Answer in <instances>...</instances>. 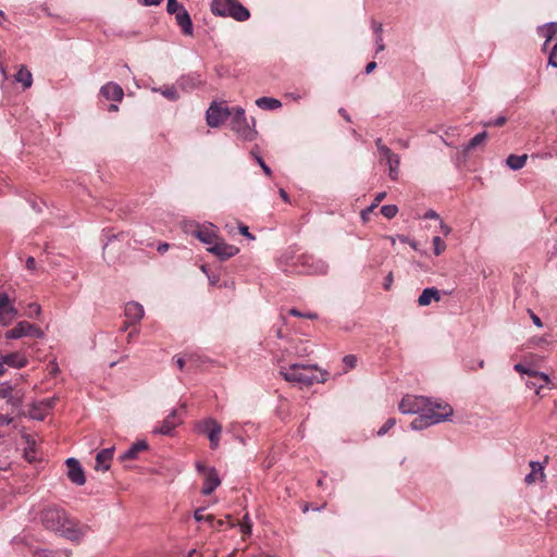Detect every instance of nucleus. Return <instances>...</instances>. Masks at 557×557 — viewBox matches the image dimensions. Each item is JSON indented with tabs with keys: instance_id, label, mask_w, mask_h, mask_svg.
Instances as JSON below:
<instances>
[{
	"instance_id": "f257e3e1",
	"label": "nucleus",
	"mask_w": 557,
	"mask_h": 557,
	"mask_svg": "<svg viewBox=\"0 0 557 557\" xmlns=\"http://www.w3.org/2000/svg\"><path fill=\"white\" fill-rule=\"evenodd\" d=\"M41 522L46 529L60 533L71 541H79L86 528H79L70 520L65 511L57 506H49L41 511Z\"/></svg>"
},
{
	"instance_id": "f03ea898",
	"label": "nucleus",
	"mask_w": 557,
	"mask_h": 557,
	"mask_svg": "<svg viewBox=\"0 0 557 557\" xmlns=\"http://www.w3.org/2000/svg\"><path fill=\"white\" fill-rule=\"evenodd\" d=\"M315 370L317 366L294 363L289 366V368L285 371L281 370V373L288 382H297L310 386L314 383H321L325 381L323 374L320 377L314 373Z\"/></svg>"
},
{
	"instance_id": "7ed1b4c3",
	"label": "nucleus",
	"mask_w": 557,
	"mask_h": 557,
	"mask_svg": "<svg viewBox=\"0 0 557 557\" xmlns=\"http://www.w3.org/2000/svg\"><path fill=\"white\" fill-rule=\"evenodd\" d=\"M211 12L216 16H231L238 22H245L250 17L248 9L237 0H212Z\"/></svg>"
},
{
	"instance_id": "20e7f679",
	"label": "nucleus",
	"mask_w": 557,
	"mask_h": 557,
	"mask_svg": "<svg viewBox=\"0 0 557 557\" xmlns=\"http://www.w3.org/2000/svg\"><path fill=\"white\" fill-rule=\"evenodd\" d=\"M232 129L244 140H253L257 136L255 128L256 121L251 119V123L247 120L245 110L240 107L233 108L232 110Z\"/></svg>"
},
{
	"instance_id": "39448f33",
	"label": "nucleus",
	"mask_w": 557,
	"mask_h": 557,
	"mask_svg": "<svg viewBox=\"0 0 557 557\" xmlns=\"http://www.w3.org/2000/svg\"><path fill=\"white\" fill-rule=\"evenodd\" d=\"M196 431L209 438L210 447L215 449L219 446L222 425L213 418H206L196 423Z\"/></svg>"
},
{
	"instance_id": "423d86ee",
	"label": "nucleus",
	"mask_w": 557,
	"mask_h": 557,
	"mask_svg": "<svg viewBox=\"0 0 557 557\" xmlns=\"http://www.w3.org/2000/svg\"><path fill=\"white\" fill-rule=\"evenodd\" d=\"M24 336L41 338L44 337V332L27 321H21L5 333L7 339H17Z\"/></svg>"
},
{
	"instance_id": "0eeeda50",
	"label": "nucleus",
	"mask_w": 557,
	"mask_h": 557,
	"mask_svg": "<svg viewBox=\"0 0 557 557\" xmlns=\"http://www.w3.org/2000/svg\"><path fill=\"white\" fill-rule=\"evenodd\" d=\"M431 404V400L423 396H405L399 403V410L403 413H419Z\"/></svg>"
},
{
	"instance_id": "6e6552de",
	"label": "nucleus",
	"mask_w": 557,
	"mask_h": 557,
	"mask_svg": "<svg viewBox=\"0 0 557 557\" xmlns=\"http://www.w3.org/2000/svg\"><path fill=\"white\" fill-rule=\"evenodd\" d=\"M431 404L432 405H429L428 407L420 411L423 414V417L437 418L440 423L442 421L448 420L453 416L454 410L448 404H442L432 400ZM430 420L433 421L434 419Z\"/></svg>"
},
{
	"instance_id": "1a4fd4ad",
	"label": "nucleus",
	"mask_w": 557,
	"mask_h": 557,
	"mask_svg": "<svg viewBox=\"0 0 557 557\" xmlns=\"http://www.w3.org/2000/svg\"><path fill=\"white\" fill-rule=\"evenodd\" d=\"M232 109L213 102L207 110V123L211 127H218L232 115Z\"/></svg>"
},
{
	"instance_id": "9d476101",
	"label": "nucleus",
	"mask_w": 557,
	"mask_h": 557,
	"mask_svg": "<svg viewBox=\"0 0 557 557\" xmlns=\"http://www.w3.org/2000/svg\"><path fill=\"white\" fill-rule=\"evenodd\" d=\"M208 251L215 255L221 260H226L237 255L239 249L219 238L213 246L208 247Z\"/></svg>"
},
{
	"instance_id": "9b49d317",
	"label": "nucleus",
	"mask_w": 557,
	"mask_h": 557,
	"mask_svg": "<svg viewBox=\"0 0 557 557\" xmlns=\"http://www.w3.org/2000/svg\"><path fill=\"white\" fill-rule=\"evenodd\" d=\"M67 467V476L76 485H84L86 482L85 472L75 458H69L65 461Z\"/></svg>"
},
{
	"instance_id": "f8f14e48",
	"label": "nucleus",
	"mask_w": 557,
	"mask_h": 557,
	"mask_svg": "<svg viewBox=\"0 0 557 557\" xmlns=\"http://www.w3.org/2000/svg\"><path fill=\"white\" fill-rule=\"evenodd\" d=\"M195 237H197L201 243L213 246L214 243L220 238L216 232L213 228L212 224L209 225H196V228L193 231Z\"/></svg>"
},
{
	"instance_id": "ddd939ff",
	"label": "nucleus",
	"mask_w": 557,
	"mask_h": 557,
	"mask_svg": "<svg viewBox=\"0 0 557 557\" xmlns=\"http://www.w3.org/2000/svg\"><path fill=\"white\" fill-rule=\"evenodd\" d=\"M181 423L176 417V410L172 412L163 420L161 426L153 430V434L171 435L172 431Z\"/></svg>"
},
{
	"instance_id": "4468645a",
	"label": "nucleus",
	"mask_w": 557,
	"mask_h": 557,
	"mask_svg": "<svg viewBox=\"0 0 557 557\" xmlns=\"http://www.w3.org/2000/svg\"><path fill=\"white\" fill-rule=\"evenodd\" d=\"M381 161H385L386 164L388 165V170H389V177L392 181H396L398 178V168H399V164H400V159L399 157L394 153L392 150H388V153H383L381 156Z\"/></svg>"
},
{
	"instance_id": "2eb2a0df",
	"label": "nucleus",
	"mask_w": 557,
	"mask_h": 557,
	"mask_svg": "<svg viewBox=\"0 0 557 557\" xmlns=\"http://www.w3.org/2000/svg\"><path fill=\"white\" fill-rule=\"evenodd\" d=\"M221 481L214 468H210L205 475V484L201 493L210 495L220 485Z\"/></svg>"
},
{
	"instance_id": "dca6fc26",
	"label": "nucleus",
	"mask_w": 557,
	"mask_h": 557,
	"mask_svg": "<svg viewBox=\"0 0 557 557\" xmlns=\"http://www.w3.org/2000/svg\"><path fill=\"white\" fill-rule=\"evenodd\" d=\"M114 447L104 448L96 456V470L107 471L110 468V461L113 458Z\"/></svg>"
},
{
	"instance_id": "f3484780",
	"label": "nucleus",
	"mask_w": 557,
	"mask_h": 557,
	"mask_svg": "<svg viewBox=\"0 0 557 557\" xmlns=\"http://www.w3.org/2000/svg\"><path fill=\"white\" fill-rule=\"evenodd\" d=\"M302 265L308 267V270H306L308 274H324L327 270L324 261L315 260L312 257H304Z\"/></svg>"
},
{
	"instance_id": "a211bd4d",
	"label": "nucleus",
	"mask_w": 557,
	"mask_h": 557,
	"mask_svg": "<svg viewBox=\"0 0 557 557\" xmlns=\"http://www.w3.org/2000/svg\"><path fill=\"white\" fill-rule=\"evenodd\" d=\"M101 94L104 98L114 101H122L124 96L122 87L115 83H108L102 86Z\"/></svg>"
},
{
	"instance_id": "6ab92c4d",
	"label": "nucleus",
	"mask_w": 557,
	"mask_h": 557,
	"mask_svg": "<svg viewBox=\"0 0 557 557\" xmlns=\"http://www.w3.org/2000/svg\"><path fill=\"white\" fill-rule=\"evenodd\" d=\"M176 23L181 26L182 32L187 35L191 36L194 33L193 28V22L190 18L189 13L186 11V9H181L177 14H175Z\"/></svg>"
},
{
	"instance_id": "aec40b11",
	"label": "nucleus",
	"mask_w": 557,
	"mask_h": 557,
	"mask_svg": "<svg viewBox=\"0 0 557 557\" xmlns=\"http://www.w3.org/2000/svg\"><path fill=\"white\" fill-rule=\"evenodd\" d=\"M125 317L128 321L137 323L144 317V308L138 302H127L125 306Z\"/></svg>"
},
{
	"instance_id": "412c9836",
	"label": "nucleus",
	"mask_w": 557,
	"mask_h": 557,
	"mask_svg": "<svg viewBox=\"0 0 557 557\" xmlns=\"http://www.w3.org/2000/svg\"><path fill=\"white\" fill-rule=\"evenodd\" d=\"M2 360L5 364L12 368L21 369L27 364V358L20 352H12L2 356Z\"/></svg>"
},
{
	"instance_id": "4be33fe9",
	"label": "nucleus",
	"mask_w": 557,
	"mask_h": 557,
	"mask_svg": "<svg viewBox=\"0 0 557 557\" xmlns=\"http://www.w3.org/2000/svg\"><path fill=\"white\" fill-rule=\"evenodd\" d=\"M148 448V444L146 441H138L133 444L131 448H128L120 458L122 461L124 460H133L136 459L140 451H144Z\"/></svg>"
},
{
	"instance_id": "5701e85b",
	"label": "nucleus",
	"mask_w": 557,
	"mask_h": 557,
	"mask_svg": "<svg viewBox=\"0 0 557 557\" xmlns=\"http://www.w3.org/2000/svg\"><path fill=\"white\" fill-rule=\"evenodd\" d=\"M432 299H434L435 301H440V299H441L440 292L434 287L425 288L422 292V294L419 296L418 304L420 306H429L431 304Z\"/></svg>"
},
{
	"instance_id": "b1692460",
	"label": "nucleus",
	"mask_w": 557,
	"mask_h": 557,
	"mask_svg": "<svg viewBox=\"0 0 557 557\" xmlns=\"http://www.w3.org/2000/svg\"><path fill=\"white\" fill-rule=\"evenodd\" d=\"M531 472L524 478V481L527 484H533L536 481V475L540 474V476L543 479L545 476L544 474V467L539 461H531L530 462Z\"/></svg>"
},
{
	"instance_id": "393cba45",
	"label": "nucleus",
	"mask_w": 557,
	"mask_h": 557,
	"mask_svg": "<svg viewBox=\"0 0 557 557\" xmlns=\"http://www.w3.org/2000/svg\"><path fill=\"white\" fill-rule=\"evenodd\" d=\"M15 81L21 83L24 89H27L33 84V75L25 65H22L15 74Z\"/></svg>"
},
{
	"instance_id": "a878e982",
	"label": "nucleus",
	"mask_w": 557,
	"mask_h": 557,
	"mask_svg": "<svg viewBox=\"0 0 557 557\" xmlns=\"http://www.w3.org/2000/svg\"><path fill=\"white\" fill-rule=\"evenodd\" d=\"M528 160L527 154H510L506 159V164L513 171L520 170L524 166L525 162Z\"/></svg>"
},
{
	"instance_id": "bb28decb",
	"label": "nucleus",
	"mask_w": 557,
	"mask_h": 557,
	"mask_svg": "<svg viewBox=\"0 0 557 557\" xmlns=\"http://www.w3.org/2000/svg\"><path fill=\"white\" fill-rule=\"evenodd\" d=\"M431 419H433L431 417ZM438 423V419L434 418L433 421L430 420L428 417H423L421 412H419V416L411 422V428L413 430H423L430 425Z\"/></svg>"
},
{
	"instance_id": "cd10ccee",
	"label": "nucleus",
	"mask_w": 557,
	"mask_h": 557,
	"mask_svg": "<svg viewBox=\"0 0 557 557\" xmlns=\"http://www.w3.org/2000/svg\"><path fill=\"white\" fill-rule=\"evenodd\" d=\"M17 310L14 307L0 308V324L9 325L16 318Z\"/></svg>"
},
{
	"instance_id": "c85d7f7f",
	"label": "nucleus",
	"mask_w": 557,
	"mask_h": 557,
	"mask_svg": "<svg viewBox=\"0 0 557 557\" xmlns=\"http://www.w3.org/2000/svg\"><path fill=\"white\" fill-rule=\"evenodd\" d=\"M256 104L264 110H275L282 106L280 100L270 97H261L257 99Z\"/></svg>"
},
{
	"instance_id": "c756f323",
	"label": "nucleus",
	"mask_w": 557,
	"mask_h": 557,
	"mask_svg": "<svg viewBox=\"0 0 557 557\" xmlns=\"http://www.w3.org/2000/svg\"><path fill=\"white\" fill-rule=\"evenodd\" d=\"M154 92H160L166 99L171 101H176L180 98L178 91L174 86H164L160 88H153Z\"/></svg>"
},
{
	"instance_id": "7c9ffc66",
	"label": "nucleus",
	"mask_w": 557,
	"mask_h": 557,
	"mask_svg": "<svg viewBox=\"0 0 557 557\" xmlns=\"http://www.w3.org/2000/svg\"><path fill=\"white\" fill-rule=\"evenodd\" d=\"M386 197V193L385 191H382V193H379L373 202L371 203V206H369L366 210H363L361 212V218L363 221H367L368 220V216L369 214L380 205V202Z\"/></svg>"
},
{
	"instance_id": "2f4dec72",
	"label": "nucleus",
	"mask_w": 557,
	"mask_h": 557,
	"mask_svg": "<svg viewBox=\"0 0 557 557\" xmlns=\"http://www.w3.org/2000/svg\"><path fill=\"white\" fill-rule=\"evenodd\" d=\"M201 83L199 76H185L182 77L178 82L182 88H195Z\"/></svg>"
},
{
	"instance_id": "473e14b6",
	"label": "nucleus",
	"mask_w": 557,
	"mask_h": 557,
	"mask_svg": "<svg viewBox=\"0 0 557 557\" xmlns=\"http://www.w3.org/2000/svg\"><path fill=\"white\" fill-rule=\"evenodd\" d=\"M487 138V133L486 132H482V133H479L478 135H475L467 145L466 147V150L469 151V150H472L474 148H476L478 146L484 144V141L486 140Z\"/></svg>"
},
{
	"instance_id": "72a5a7b5",
	"label": "nucleus",
	"mask_w": 557,
	"mask_h": 557,
	"mask_svg": "<svg viewBox=\"0 0 557 557\" xmlns=\"http://www.w3.org/2000/svg\"><path fill=\"white\" fill-rule=\"evenodd\" d=\"M203 508H198L194 512V518L196 521L201 522H208L210 525L214 523V517L212 515H202Z\"/></svg>"
},
{
	"instance_id": "f704fd0d",
	"label": "nucleus",
	"mask_w": 557,
	"mask_h": 557,
	"mask_svg": "<svg viewBox=\"0 0 557 557\" xmlns=\"http://www.w3.org/2000/svg\"><path fill=\"white\" fill-rule=\"evenodd\" d=\"M311 350L308 346V343L307 342H302V341H299L296 345H295V354L299 357H304V356H308L310 355Z\"/></svg>"
},
{
	"instance_id": "c9c22d12",
	"label": "nucleus",
	"mask_w": 557,
	"mask_h": 557,
	"mask_svg": "<svg viewBox=\"0 0 557 557\" xmlns=\"http://www.w3.org/2000/svg\"><path fill=\"white\" fill-rule=\"evenodd\" d=\"M239 527H240V530H242L244 535H250L251 534L252 523H251V520H250L248 513H246L244 516L243 521L239 523Z\"/></svg>"
},
{
	"instance_id": "e433bc0d",
	"label": "nucleus",
	"mask_w": 557,
	"mask_h": 557,
	"mask_svg": "<svg viewBox=\"0 0 557 557\" xmlns=\"http://www.w3.org/2000/svg\"><path fill=\"white\" fill-rule=\"evenodd\" d=\"M397 212L398 208L395 205H385L381 208V213L387 219H393Z\"/></svg>"
},
{
	"instance_id": "4c0bfd02",
	"label": "nucleus",
	"mask_w": 557,
	"mask_h": 557,
	"mask_svg": "<svg viewBox=\"0 0 557 557\" xmlns=\"http://www.w3.org/2000/svg\"><path fill=\"white\" fill-rule=\"evenodd\" d=\"M506 122H507V117L504 115H500L495 120L482 122V125L484 127H492V126L502 127L506 124Z\"/></svg>"
},
{
	"instance_id": "58836bf2",
	"label": "nucleus",
	"mask_w": 557,
	"mask_h": 557,
	"mask_svg": "<svg viewBox=\"0 0 557 557\" xmlns=\"http://www.w3.org/2000/svg\"><path fill=\"white\" fill-rule=\"evenodd\" d=\"M433 246H434V253L436 256H440L446 249V244L442 240V238L440 236L433 237Z\"/></svg>"
},
{
	"instance_id": "ea45409f",
	"label": "nucleus",
	"mask_w": 557,
	"mask_h": 557,
	"mask_svg": "<svg viewBox=\"0 0 557 557\" xmlns=\"http://www.w3.org/2000/svg\"><path fill=\"white\" fill-rule=\"evenodd\" d=\"M251 156L256 159V161L258 162V164L261 166L262 171L264 172V174L267 176H271L272 175V171L271 169L265 164V162L263 161V159L257 154V152L255 150H251Z\"/></svg>"
},
{
	"instance_id": "a19ab883",
	"label": "nucleus",
	"mask_w": 557,
	"mask_h": 557,
	"mask_svg": "<svg viewBox=\"0 0 557 557\" xmlns=\"http://www.w3.org/2000/svg\"><path fill=\"white\" fill-rule=\"evenodd\" d=\"M396 424V420L394 418H388L385 423L377 431V435H385L394 425Z\"/></svg>"
},
{
	"instance_id": "79ce46f5",
	"label": "nucleus",
	"mask_w": 557,
	"mask_h": 557,
	"mask_svg": "<svg viewBox=\"0 0 557 557\" xmlns=\"http://www.w3.org/2000/svg\"><path fill=\"white\" fill-rule=\"evenodd\" d=\"M181 9H185L181 3L176 0H168L166 11L170 14H177Z\"/></svg>"
},
{
	"instance_id": "37998d69",
	"label": "nucleus",
	"mask_w": 557,
	"mask_h": 557,
	"mask_svg": "<svg viewBox=\"0 0 557 557\" xmlns=\"http://www.w3.org/2000/svg\"><path fill=\"white\" fill-rule=\"evenodd\" d=\"M343 363L346 368L345 371L354 369L357 364V357L355 355H347L343 358Z\"/></svg>"
},
{
	"instance_id": "c03bdc74",
	"label": "nucleus",
	"mask_w": 557,
	"mask_h": 557,
	"mask_svg": "<svg viewBox=\"0 0 557 557\" xmlns=\"http://www.w3.org/2000/svg\"><path fill=\"white\" fill-rule=\"evenodd\" d=\"M515 370H516L517 372L521 373V374H527V375H529V376H531V377H533V375H535V374H536V373H535V370H533V369H531V368H529V367H525V366H523V364H521V363H517V364H515Z\"/></svg>"
},
{
	"instance_id": "a18cd8bd",
	"label": "nucleus",
	"mask_w": 557,
	"mask_h": 557,
	"mask_svg": "<svg viewBox=\"0 0 557 557\" xmlns=\"http://www.w3.org/2000/svg\"><path fill=\"white\" fill-rule=\"evenodd\" d=\"M289 314L294 315V317H300V318H307V319H311V320H314L318 318V314L317 313H305V312H300L298 309H290L289 310Z\"/></svg>"
},
{
	"instance_id": "49530a36",
	"label": "nucleus",
	"mask_w": 557,
	"mask_h": 557,
	"mask_svg": "<svg viewBox=\"0 0 557 557\" xmlns=\"http://www.w3.org/2000/svg\"><path fill=\"white\" fill-rule=\"evenodd\" d=\"M556 33H557V24H555V23L548 24L546 27V35H545L546 42L545 44H547L549 40H552ZM544 47H546V45H544Z\"/></svg>"
},
{
	"instance_id": "de8ad7c7",
	"label": "nucleus",
	"mask_w": 557,
	"mask_h": 557,
	"mask_svg": "<svg viewBox=\"0 0 557 557\" xmlns=\"http://www.w3.org/2000/svg\"><path fill=\"white\" fill-rule=\"evenodd\" d=\"M8 403L13 407H18L22 404V396L17 394H12V392L9 394V397H7Z\"/></svg>"
},
{
	"instance_id": "09e8293b",
	"label": "nucleus",
	"mask_w": 557,
	"mask_h": 557,
	"mask_svg": "<svg viewBox=\"0 0 557 557\" xmlns=\"http://www.w3.org/2000/svg\"><path fill=\"white\" fill-rule=\"evenodd\" d=\"M28 309H29L28 317H30V318L38 317L41 313V307L38 304H29Z\"/></svg>"
},
{
	"instance_id": "8fccbe9b",
	"label": "nucleus",
	"mask_w": 557,
	"mask_h": 557,
	"mask_svg": "<svg viewBox=\"0 0 557 557\" xmlns=\"http://www.w3.org/2000/svg\"><path fill=\"white\" fill-rule=\"evenodd\" d=\"M12 392V386L9 383H3L0 386V398L7 399L9 397V394Z\"/></svg>"
},
{
	"instance_id": "3c124183",
	"label": "nucleus",
	"mask_w": 557,
	"mask_h": 557,
	"mask_svg": "<svg viewBox=\"0 0 557 557\" xmlns=\"http://www.w3.org/2000/svg\"><path fill=\"white\" fill-rule=\"evenodd\" d=\"M557 53V42L554 45L552 51L549 52L548 57V65L557 67V62L554 60L555 55Z\"/></svg>"
},
{
	"instance_id": "603ef678",
	"label": "nucleus",
	"mask_w": 557,
	"mask_h": 557,
	"mask_svg": "<svg viewBox=\"0 0 557 557\" xmlns=\"http://www.w3.org/2000/svg\"><path fill=\"white\" fill-rule=\"evenodd\" d=\"M375 145L377 147V150L380 152V154L382 156L383 153H388V150H391L387 146H385L382 141L381 138H377L375 140Z\"/></svg>"
},
{
	"instance_id": "864d4df0",
	"label": "nucleus",
	"mask_w": 557,
	"mask_h": 557,
	"mask_svg": "<svg viewBox=\"0 0 557 557\" xmlns=\"http://www.w3.org/2000/svg\"><path fill=\"white\" fill-rule=\"evenodd\" d=\"M372 28H373V32L376 35V37L377 36H382V33H383V25H382V23L376 22V21H372Z\"/></svg>"
},
{
	"instance_id": "5fc2aeb1",
	"label": "nucleus",
	"mask_w": 557,
	"mask_h": 557,
	"mask_svg": "<svg viewBox=\"0 0 557 557\" xmlns=\"http://www.w3.org/2000/svg\"><path fill=\"white\" fill-rule=\"evenodd\" d=\"M13 307L10 302V298L7 294L0 295V308Z\"/></svg>"
},
{
	"instance_id": "6e6d98bb",
	"label": "nucleus",
	"mask_w": 557,
	"mask_h": 557,
	"mask_svg": "<svg viewBox=\"0 0 557 557\" xmlns=\"http://www.w3.org/2000/svg\"><path fill=\"white\" fill-rule=\"evenodd\" d=\"M239 233L251 240L255 239V236L249 232L246 225H239Z\"/></svg>"
},
{
	"instance_id": "4d7b16f0",
	"label": "nucleus",
	"mask_w": 557,
	"mask_h": 557,
	"mask_svg": "<svg viewBox=\"0 0 557 557\" xmlns=\"http://www.w3.org/2000/svg\"><path fill=\"white\" fill-rule=\"evenodd\" d=\"M533 323L537 326V327H542L543 324H542V321L541 319L532 311V310H528Z\"/></svg>"
},
{
	"instance_id": "13d9d810",
	"label": "nucleus",
	"mask_w": 557,
	"mask_h": 557,
	"mask_svg": "<svg viewBox=\"0 0 557 557\" xmlns=\"http://www.w3.org/2000/svg\"><path fill=\"white\" fill-rule=\"evenodd\" d=\"M535 373L536 374L533 375V377L541 379L545 384H548L550 382V379H549V376L546 373L540 372V371H536V370H535Z\"/></svg>"
},
{
	"instance_id": "bf43d9fd",
	"label": "nucleus",
	"mask_w": 557,
	"mask_h": 557,
	"mask_svg": "<svg viewBox=\"0 0 557 557\" xmlns=\"http://www.w3.org/2000/svg\"><path fill=\"white\" fill-rule=\"evenodd\" d=\"M535 373L536 374L533 375V377L541 379L545 384H548L550 382V379H549V376L546 373L540 372V371H536V370H535Z\"/></svg>"
},
{
	"instance_id": "052dcab7",
	"label": "nucleus",
	"mask_w": 557,
	"mask_h": 557,
	"mask_svg": "<svg viewBox=\"0 0 557 557\" xmlns=\"http://www.w3.org/2000/svg\"><path fill=\"white\" fill-rule=\"evenodd\" d=\"M375 41H376V53L382 52L385 49V45L383 44V37L377 36Z\"/></svg>"
},
{
	"instance_id": "680f3d73",
	"label": "nucleus",
	"mask_w": 557,
	"mask_h": 557,
	"mask_svg": "<svg viewBox=\"0 0 557 557\" xmlns=\"http://www.w3.org/2000/svg\"><path fill=\"white\" fill-rule=\"evenodd\" d=\"M13 419L8 414H0V425H9Z\"/></svg>"
},
{
	"instance_id": "e2e57ef3",
	"label": "nucleus",
	"mask_w": 557,
	"mask_h": 557,
	"mask_svg": "<svg viewBox=\"0 0 557 557\" xmlns=\"http://www.w3.org/2000/svg\"><path fill=\"white\" fill-rule=\"evenodd\" d=\"M393 274L392 273H388L387 276L385 277V281H384V288L386 290H388L393 284Z\"/></svg>"
},
{
	"instance_id": "0e129e2a",
	"label": "nucleus",
	"mask_w": 557,
	"mask_h": 557,
	"mask_svg": "<svg viewBox=\"0 0 557 557\" xmlns=\"http://www.w3.org/2000/svg\"><path fill=\"white\" fill-rule=\"evenodd\" d=\"M424 219L440 220V215L434 210H428L424 214Z\"/></svg>"
},
{
	"instance_id": "69168bd1",
	"label": "nucleus",
	"mask_w": 557,
	"mask_h": 557,
	"mask_svg": "<svg viewBox=\"0 0 557 557\" xmlns=\"http://www.w3.org/2000/svg\"><path fill=\"white\" fill-rule=\"evenodd\" d=\"M527 386H528L529 388H535V393H536V395H540L541 388L543 387V385H537L535 382H531V381H529V382L527 383Z\"/></svg>"
},
{
	"instance_id": "338daca9",
	"label": "nucleus",
	"mask_w": 557,
	"mask_h": 557,
	"mask_svg": "<svg viewBox=\"0 0 557 557\" xmlns=\"http://www.w3.org/2000/svg\"><path fill=\"white\" fill-rule=\"evenodd\" d=\"M35 267H36L35 258H33V257H28V258L26 259V268H27L28 270H34V269H35Z\"/></svg>"
},
{
	"instance_id": "774afa93",
	"label": "nucleus",
	"mask_w": 557,
	"mask_h": 557,
	"mask_svg": "<svg viewBox=\"0 0 557 557\" xmlns=\"http://www.w3.org/2000/svg\"><path fill=\"white\" fill-rule=\"evenodd\" d=\"M440 227L445 236H447L451 231V228L447 224H445L443 221H440Z\"/></svg>"
}]
</instances>
